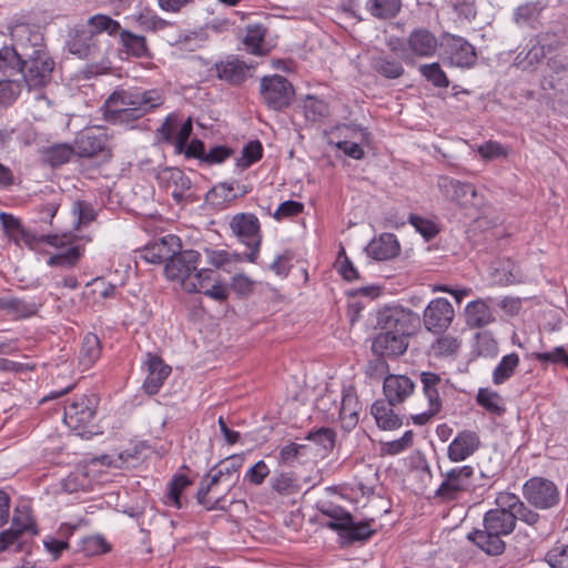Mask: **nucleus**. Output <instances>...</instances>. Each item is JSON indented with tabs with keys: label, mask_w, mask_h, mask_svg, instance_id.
Here are the masks:
<instances>
[{
	"label": "nucleus",
	"mask_w": 568,
	"mask_h": 568,
	"mask_svg": "<svg viewBox=\"0 0 568 568\" xmlns=\"http://www.w3.org/2000/svg\"><path fill=\"white\" fill-rule=\"evenodd\" d=\"M88 26L91 28L89 30L92 32V36L105 32L111 37H114L116 34H120L122 31L120 23L112 19L110 16L106 14H94L89 18Z\"/></svg>",
	"instance_id": "58836bf2"
},
{
	"label": "nucleus",
	"mask_w": 568,
	"mask_h": 568,
	"mask_svg": "<svg viewBox=\"0 0 568 568\" xmlns=\"http://www.w3.org/2000/svg\"><path fill=\"white\" fill-rule=\"evenodd\" d=\"M480 446L479 435L474 430H462L448 446L447 456L450 462L459 463L466 460Z\"/></svg>",
	"instance_id": "dca6fc26"
},
{
	"label": "nucleus",
	"mask_w": 568,
	"mask_h": 568,
	"mask_svg": "<svg viewBox=\"0 0 568 568\" xmlns=\"http://www.w3.org/2000/svg\"><path fill=\"white\" fill-rule=\"evenodd\" d=\"M444 48L450 64L469 68L477 61L475 48L464 38L446 33L444 34Z\"/></svg>",
	"instance_id": "ddd939ff"
},
{
	"label": "nucleus",
	"mask_w": 568,
	"mask_h": 568,
	"mask_svg": "<svg viewBox=\"0 0 568 568\" xmlns=\"http://www.w3.org/2000/svg\"><path fill=\"white\" fill-rule=\"evenodd\" d=\"M462 345L458 337L453 335H443L432 344V351L435 356L445 357L457 353Z\"/></svg>",
	"instance_id": "09e8293b"
},
{
	"label": "nucleus",
	"mask_w": 568,
	"mask_h": 568,
	"mask_svg": "<svg viewBox=\"0 0 568 568\" xmlns=\"http://www.w3.org/2000/svg\"><path fill=\"white\" fill-rule=\"evenodd\" d=\"M362 405L357 395L353 389H347L343 393L342 404L339 409V419L342 427L349 432L356 427L359 420V412Z\"/></svg>",
	"instance_id": "b1692460"
},
{
	"label": "nucleus",
	"mask_w": 568,
	"mask_h": 568,
	"mask_svg": "<svg viewBox=\"0 0 568 568\" xmlns=\"http://www.w3.org/2000/svg\"><path fill=\"white\" fill-rule=\"evenodd\" d=\"M102 345L99 337L93 333L84 335L79 351V366L82 371L90 369L100 358Z\"/></svg>",
	"instance_id": "bb28decb"
},
{
	"label": "nucleus",
	"mask_w": 568,
	"mask_h": 568,
	"mask_svg": "<svg viewBox=\"0 0 568 568\" xmlns=\"http://www.w3.org/2000/svg\"><path fill=\"white\" fill-rule=\"evenodd\" d=\"M260 94L267 108L282 111L292 104L295 90L286 78L273 74L261 79Z\"/></svg>",
	"instance_id": "423d86ee"
},
{
	"label": "nucleus",
	"mask_w": 568,
	"mask_h": 568,
	"mask_svg": "<svg viewBox=\"0 0 568 568\" xmlns=\"http://www.w3.org/2000/svg\"><path fill=\"white\" fill-rule=\"evenodd\" d=\"M99 399L94 394L74 396L64 406L63 420L67 426L77 432L78 435L94 434L93 420L97 413Z\"/></svg>",
	"instance_id": "39448f33"
},
{
	"label": "nucleus",
	"mask_w": 568,
	"mask_h": 568,
	"mask_svg": "<svg viewBox=\"0 0 568 568\" xmlns=\"http://www.w3.org/2000/svg\"><path fill=\"white\" fill-rule=\"evenodd\" d=\"M466 323L471 328H481L495 322V315L485 300L478 298L465 308Z\"/></svg>",
	"instance_id": "393cba45"
},
{
	"label": "nucleus",
	"mask_w": 568,
	"mask_h": 568,
	"mask_svg": "<svg viewBox=\"0 0 568 568\" xmlns=\"http://www.w3.org/2000/svg\"><path fill=\"white\" fill-rule=\"evenodd\" d=\"M544 7L540 2H527L519 6L514 13V20L519 26H529L535 28L539 22Z\"/></svg>",
	"instance_id": "c9c22d12"
},
{
	"label": "nucleus",
	"mask_w": 568,
	"mask_h": 568,
	"mask_svg": "<svg viewBox=\"0 0 568 568\" xmlns=\"http://www.w3.org/2000/svg\"><path fill=\"white\" fill-rule=\"evenodd\" d=\"M213 489V487L203 479L196 493V500L200 505H202L206 510L214 509H224V505H222L223 498H216L211 500L207 498L209 493Z\"/></svg>",
	"instance_id": "bf43d9fd"
},
{
	"label": "nucleus",
	"mask_w": 568,
	"mask_h": 568,
	"mask_svg": "<svg viewBox=\"0 0 568 568\" xmlns=\"http://www.w3.org/2000/svg\"><path fill=\"white\" fill-rule=\"evenodd\" d=\"M70 53L81 59L89 58L95 49L92 32L85 29H74L68 41Z\"/></svg>",
	"instance_id": "cd10ccee"
},
{
	"label": "nucleus",
	"mask_w": 568,
	"mask_h": 568,
	"mask_svg": "<svg viewBox=\"0 0 568 568\" xmlns=\"http://www.w3.org/2000/svg\"><path fill=\"white\" fill-rule=\"evenodd\" d=\"M551 568H568V545L555 546L546 554Z\"/></svg>",
	"instance_id": "0e129e2a"
},
{
	"label": "nucleus",
	"mask_w": 568,
	"mask_h": 568,
	"mask_svg": "<svg viewBox=\"0 0 568 568\" xmlns=\"http://www.w3.org/2000/svg\"><path fill=\"white\" fill-rule=\"evenodd\" d=\"M399 248V243L394 234L383 233L368 243L366 252L374 260L386 261L398 255Z\"/></svg>",
	"instance_id": "4be33fe9"
},
{
	"label": "nucleus",
	"mask_w": 568,
	"mask_h": 568,
	"mask_svg": "<svg viewBox=\"0 0 568 568\" xmlns=\"http://www.w3.org/2000/svg\"><path fill=\"white\" fill-rule=\"evenodd\" d=\"M418 71L428 82L437 88H447L449 85L446 73L437 62L422 64Z\"/></svg>",
	"instance_id": "49530a36"
},
{
	"label": "nucleus",
	"mask_w": 568,
	"mask_h": 568,
	"mask_svg": "<svg viewBox=\"0 0 568 568\" xmlns=\"http://www.w3.org/2000/svg\"><path fill=\"white\" fill-rule=\"evenodd\" d=\"M20 94V85L13 81H0V108L12 104Z\"/></svg>",
	"instance_id": "e2e57ef3"
},
{
	"label": "nucleus",
	"mask_w": 568,
	"mask_h": 568,
	"mask_svg": "<svg viewBox=\"0 0 568 568\" xmlns=\"http://www.w3.org/2000/svg\"><path fill=\"white\" fill-rule=\"evenodd\" d=\"M372 68L386 79H398L405 72L399 60L384 53L373 57Z\"/></svg>",
	"instance_id": "2f4dec72"
},
{
	"label": "nucleus",
	"mask_w": 568,
	"mask_h": 568,
	"mask_svg": "<svg viewBox=\"0 0 568 568\" xmlns=\"http://www.w3.org/2000/svg\"><path fill=\"white\" fill-rule=\"evenodd\" d=\"M156 180L160 186L170 192L178 203L189 197L192 183L182 170L178 168H163L158 171Z\"/></svg>",
	"instance_id": "4468645a"
},
{
	"label": "nucleus",
	"mask_w": 568,
	"mask_h": 568,
	"mask_svg": "<svg viewBox=\"0 0 568 568\" xmlns=\"http://www.w3.org/2000/svg\"><path fill=\"white\" fill-rule=\"evenodd\" d=\"M477 152L481 155V158L486 160L506 158L508 155L507 148H505L504 145L496 141H487L480 144L477 148Z\"/></svg>",
	"instance_id": "338daca9"
},
{
	"label": "nucleus",
	"mask_w": 568,
	"mask_h": 568,
	"mask_svg": "<svg viewBox=\"0 0 568 568\" xmlns=\"http://www.w3.org/2000/svg\"><path fill=\"white\" fill-rule=\"evenodd\" d=\"M38 305L36 303L26 302L16 297L0 298V313L11 318L29 317L37 313Z\"/></svg>",
	"instance_id": "c85d7f7f"
},
{
	"label": "nucleus",
	"mask_w": 568,
	"mask_h": 568,
	"mask_svg": "<svg viewBox=\"0 0 568 568\" xmlns=\"http://www.w3.org/2000/svg\"><path fill=\"white\" fill-rule=\"evenodd\" d=\"M414 389V382L406 375L389 374L384 378L383 392L390 405L404 403Z\"/></svg>",
	"instance_id": "f3484780"
},
{
	"label": "nucleus",
	"mask_w": 568,
	"mask_h": 568,
	"mask_svg": "<svg viewBox=\"0 0 568 568\" xmlns=\"http://www.w3.org/2000/svg\"><path fill=\"white\" fill-rule=\"evenodd\" d=\"M523 496L527 503L537 509L546 510L558 505L559 491L549 479L531 477L523 486Z\"/></svg>",
	"instance_id": "1a4fd4ad"
},
{
	"label": "nucleus",
	"mask_w": 568,
	"mask_h": 568,
	"mask_svg": "<svg viewBox=\"0 0 568 568\" xmlns=\"http://www.w3.org/2000/svg\"><path fill=\"white\" fill-rule=\"evenodd\" d=\"M181 244L179 239L174 235L163 236L159 241H155L145 246L143 250V258L153 264L165 263L175 253V250H180Z\"/></svg>",
	"instance_id": "6ab92c4d"
},
{
	"label": "nucleus",
	"mask_w": 568,
	"mask_h": 568,
	"mask_svg": "<svg viewBox=\"0 0 568 568\" xmlns=\"http://www.w3.org/2000/svg\"><path fill=\"white\" fill-rule=\"evenodd\" d=\"M216 74L220 80L237 85L245 81L250 67L235 58H227L215 64Z\"/></svg>",
	"instance_id": "5701e85b"
},
{
	"label": "nucleus",
	"mask_w": 568,
	"mask_h": 568,
	"mask_svg": "<svg viewBox=\"0 0 568 568\" xmlns=\"http://www.w3.org/2000/svg\"><path fill=\"white\" fill-rule=\"evenodd\" d=\"M230 227L233 234L250 248L246 260L255 263L262 242L258 219L252 213H239L232 217Z\"/></svg>",
	"instance_id": "0eeeda50"
},
{
	"label": "nucleus",
	"mask_w": 568,
	"mask_h": 568,
	"mask_svg": "<svg viewBox=\"0 0 568 568\" xmlns=\"http://www.w3.org/2000/svg\"><path fill=\"white\" fill-rule=\"evenodd\" d=\"M392 406L383 399H377L372 405L371 413L377 426L383 430H394L402 426V419L394 413Z\"/></svg>",
	"instance_id": "a878e982"
},
{
	"label": "nucleus",
	"mask_w": 568,
	"mask_h": 568,
	"mask_svg": "<svg viewBox=\"0 0 568 568\" xmlns=\"http://www.w3.org/2000/svg\"><path fill=\"white\" fill-rule=\"evenodd\" d=\"M400 8V0H368L366 2V10L374 18L381 20L395 18L399 13Z\"/></svg>",
	"instance_id": "72a5a7b5"
},
{
	"label": "nucleus",
	"mask_w": 568,
	"mask_h": 568,
	"mask_svg": "<svg viewBox=\"0 0 568 568\" xmlns=\"http://www.w3.org/2000/svg\"><path fill=\"white\" fill-rule=\"evenodd\" d=\"M121 44L125 52L134 58H150L151 52L144 36L135 34L129 30L120 32Z\"/></svg>",
	"instance_id": "473e14b6"
},
{
	"label": "nucleus",
	"mask_w": 568,
	"mask_h": 568,
	"mask_svg": "<svg viewBox=\"0 0 568 568\" xmlns=\"http://www.w3.org/2000/svg\"><path fill=\"white\" fill-rule=\"evenodd\" d=\"M418 316L410 310L388 307L378 313L379 332L372 342V352L376 356L396 358L408 347V336Z\"/></svg>",
	"instance_id": "f257e3e1"
},
{
	"label": "nucleus",
	"mask_w": 568,
	"mask_h": 568,
	"mask_svg": "<svg viewBox=\"0 0 568 568\" xmlns=\"http://www.w3.org/2000/svg\"><path fill=\"white\" fill-rule=\"evenodd\" d=\"M414 443V433L412 430H407L403 434V436L398 439L386 442L382 444L381 452L382 455H398L402 452L410 448Z\"/></svg>",
	"instance_id": "603ef678"
},
{
	"label": "nucleus",
	"mask_w": 568,
	"mask_h": 568,
	"mask_svg": "<svg viewBox=\"0 0 568 568\" xmlns=\"http://www.w3.org/2000/svg\"><path fill=\"white\" fill-rule=\"evenodd\" d=\"M164 101L156 90H116L106 100L109 120L114 124H129L159 108Z\"/></svg>",
	"instance_id": "f03ea898"
},
{
	"label": "nucleus",
	"mask_w": 568,
	"mask_h": 568,
	"mask_svg": "<svg viewBox=\"0 0 568 568\" xmlns=\"http://www.w3.org/2000/svg\"><path fill=\"white\" fill-rule=\"evenodd\" d=\"M474 477V468L469 465L455 467L448 470L443 483L436 490V496L444 500H453L462 491H466L471 487Z\"/></svg>",
	"instance_id": "f8f14e48"
},
{
	"label": "nucleus",
	"mask_w": 568,
	"mask_h": 568,
	"mask_svg": "<svg viewBox=\"0 0 568 568\" xmlns=\"http://www.w3.org/2000/svg\"><path fill=\"white\" fill-rule=\"evenodd\" d=\"M271 487L280 495L296 494L301 486L298 479L292 473H281L271 479Z\"/></svg>",
	"instance_id": "37998d69"
},
{
	"label": "nucleus",
	"mask_w": 568,
	"mask_h": 568,
	"mask_svg": "<svg viewBox=\"0 0 568 568\" xmlns=\"http://www.w3.org/2000/svg\"><path fill=\"white\" fill-rule=\"evenodd\" d=\"M409 57L432 58L439 47L437 37L426 28H416L406 40Z\"/></svg>",
	"instance_id": "2eb2a0df"
},
{
	"label": "nucleus",
	"mask_w": 568,
	"mask_h": 568,
	"mask_svg": "<svg viewBox=\"0 0 568 568\" xmlns=\"http://www.w3.org/2000/svg\"><path fill=\"white\" fill-rule=\"evenodd\" d=\"M455 317L453 305L447 298L432 300L424 310L423 323L425 328L434 334L444 333L452 325Z\"/></svg>",
	"instance_id": "9b49d317"
},
{
	"label": "nucleus",
	"mask_w": 568,
	"mask_h": 568,
	"mask_svg": "<svg viewBox=\"0 0 568 568\" xmlns=\"http://www.w3.org/2000/svg\"><path fill=\"white\" fill-rule=\"evenodd\" d=\"M344 130L346 131L344 134L345 138L349 136L357 141H348V140L338 141L336 143V148L342 150L347 156H349L352 159H355V160L363 159L365 152L362 149V146L359 145V142L365 140L366 132L363 129H356V128H351V126H345Z\"/></svg>",
	"instance_id": "7c9ffc66"
},
{
	"label": "nucleus",
	"mask_w": 568,
	"mask_h": 568,
	"mask_svg": "<svg viewBox=\"0 0 568 568\" xmlns=\"http://www.w3.org/2000/svg\"><path fill=\"white\" fill-rule=\"evenodd\" d=\"M148 359L145 362L148 375L143 383L144 390L150 394H156L162 387L164 381L171 374V367L164 364L163 359L158 355L146 354Z\"/></svg>",
	"instance_id": "a211bd4d"
},
{
	"label": "nucleus",
	"mask_w": 568,
	"mask_h": 568,
	"mask_svg": "<svg viewBox=\"0 0 568 568\" xmlns=\"http://www.w3.org/2000/svg\"><path fill=\"white\" fill-rule=\"evenodd\" d=\"M74 153L73 146L68 144H55L42 152L43 162L52 168L60 166L70 161Z\"/></svg>",
	"instance_id": "ea45409f"
},
{
	"label": "nucleus",
	"mask_w": 568,
	"mask_h": 568,
	"mask_svg": "<svg viewBox=\"0 0 568 568\" xmlns=\"http://www.w3.org/2000/svg\"><path fill=\"white\" fill-rule=\"evenodd\" d=\"M192 485V480L185 475H176L169 483V491L166 495V504L178 509L183 507L181 495L189 486Z\"/></svg>",
	"instance_id": "a19ab883"
},
{
	"label": "nucleus",
	"mask_w": 568,
	"mask_h": 568,
	"mask_svg": "<svg viewBox=\"0 0 568 568\" xmlns=\"http://www.w3.org/2000/svg\"><path fill=\"white\" fill-rule=\"evenodd\" d=\"M10 528L20 536L24 532L37 534L36 524L28 506L17 507L14 509Z\"/></svg>",
	"instance_id": "4c0bfd02"
},
{
	"label": "nucleus",
	"mask_w": 568,
	"mask_h": 568,
	"mask_svg": "<svg viewBox=\"0 0 568 568\" xmlns=\"http://www.w3.org/2000/svg\"><path fill=\"white\" fill-rule=\"evenodd\" d=\"M519 356L516 353H510L503 356L501 361L495 367L493 372V382L496 385H501L508 381L517 369L519 365Z\"/></svg>",
	"instance_id": "e433bc0d"
},
{
	"label": "nucleus",
	"mask_w": 568,
	"mask_h": 568,
	"mask_svg": "<svg viewBox=\"0 0 568 568\" xmlns=\"http://www.w3.org/2000/svg\"><path fill=\"white\" fill-rule=\"evenodd\" d=\"M204 253H205L207 263L216 268L223 267L224 265L230 264L233 261H240L239 255H234V258H233L231 253H229L225 250L205 248Z\"/></svg>",
	"instance_id": "69168bd1"
},
{
	"label": "nucleus",
	"mask_w": 568,
	"mask_h": 568,
	"mask_svg": "<svg viewBox=\"0 0 568 568\" xmlns=\"http://www.w3.org/2000/svg\"><path fill=\"white\" fill-rule=\"evenodd\" d=\"M540 89L549 98L562 99L568 89V80L545 70L540 79Z\"/></svg>",
	"instance_id": "f704fd0d"
},
{
	"label": "nucleus",
	"mask_w": 568,
	"mask_h": 568,
	"mask_svg": "<svg viewBox=\"0 0 568 568\" xmlns=\"http://www.w3.org/2000/svg\"><path fill=\"white\" fill-rule=\"evenodd\" d=\"M213 271L210 268H199L194 272L191 280L185 281V292L201 293L210 287L213 280Z\"/></svg>",
	"instance_id": "a18cd8bd"
},
{
	"label": "nucleus",
	"mask_w": 568,
	"mask_h": 568,
	"mask_svg": "<svg viewBox=\"0 0 568 568\" xmlns=\"http://www.w3.org/2000/svg\"><path fill=\"white\" fill-rule=\"evenodd\" d=\"M545 70L568 80V54L560 52L548 57Z\"/></svg>",
	"instance_id": "052dcab7"
},
{
	"label": "nucleus",
	"mask_w": 568,
	"mask_h": 568,
	"mask_svg": "<svg viewBox=\"0 0 568 568\" xmlns=\"http://www.w3.org/2000/svg\"><path fill=\"white\" fill-rule=\"evenodd\" d=\"M201 261L200 252L184 250L176 252L164 265V274L168 280L181 283L185 290V281L191 280Z\"/></svg>",
	"instance_id": "9d476101"
},
{
	"label": "nucleus",
	"mask_w": 568,
	"mask_h": 568,
	"mask_svg": "<svg viewBox=\"0 0 568 568\" xmlns=\"http://www.w3.org/2000/svg\"><path fill=\"white\" fill-rule=\"evenodd\" d=\"M373 534L374 530L371 529L367 521L356 524L352 520V524L344 530L342 536L348 538L352 541H362L371 538Z\"/></svg>",
	"instance_id": "13d9d810"
},
{
	"label": "nucleus",
	"mask_w": 568,
	"mask_h": 568,
	"mask_svg": "<svg viewBox=\"0 0 568 568\" xmlns=\"http://www.w3.org/2000/svg\"><path fill=\"white\" fill-rule=\"evenodd\" d=\"M336 434L332 428L321 427L314 432H310L306 439L314 442L325 450H333Z\"/></svg>",
	"instance_id": "6e6d98bb"
},
{
	"label": "nucleus",
	"mask_w": 568,
	"mask_h": 568,
	"mask_svg": "<svg viewBox=\"0 0 568 568\" xmlns=\"http://www.w3.org/2000/svg\"><path fill=\"white\" fill-rule=\"evenodd\" d=\"M437 186L447 199L462 205H466L476 195L473 184L449 176H439Z\"/></svg>",
	"instance_id": "412c9836"
},
{
	"label": "nucleus",
	"mask_w": 568,
	"mask_h": 568,
	"mask_svg": "<svg viewBox=\"0 0 568 568\" xmlns=\"http://www.w3.org/2000/svg\"><path fill=\"white\" fill-rule=\"evenodd\" d=\"M54 69V61L45 50H34L33 54L24 60L20 72L24 82L31 88H41L47 85Z\"/></svg>",
	"instance_id": "6e6552de"
},
{
	"label": "nucleus",
	"mask_w": 568,
	"mask_h": 568,
	"mask_svg": "<svg viewBox=\"0 0 568 568\" xmlns=\"http://www.w3.org/2000/svg\"><path fill=\"white\" fill-rule=\"evenodd\" d=\"M535 40L540 45L546 55H552L564 52L566 47L565 38L555 32H541L536 36Z\"/></svg>",
	"instance_id": "79ce46f5"
},
{
	"label": "nucleus",
	"mask_w": 568,
	"mask_h": 568,
	"mask_svg": "<svg viewBox=\"0 0 568 568\" xmlns=\"http://www.w3.org/2000/svg\"><path fill=\"white\" fill-rule=\"evenodd\" d=\"M133 20L142 30L146 32L161 33L175 28L173 22L164 20L149 9H144L134 14Z\"/></svg>",
	"instance_id": "c756f323"
},
{
	"label": "nucleus",
	"mask_w": 568,
	"mask_h": 568,
	"mask_svg": "<svg viewBox=\"0 0 568 568\" xmlns=\"http://www.w3.org/2000/svg\"><path fill=\"white\" fill-rule=\"evenodd\" d=\"M265 37V29L261 26L247 27L243 43L246 50L253 54H263L262 43Z\"/></svg>",
	"instance_id": "3c124183"
},
{
	"label": "nucleus",
	"mask_w": 568,
	"mask_h": 568,
	"mask_svg": "<svg viewBox=\"0 0 568 568\" xmlns=\"http://www.w3.org/2000/svg\"><path fill=\"white\" fill-rule=\"evenodd\" d=\"M419 381L427 404L425 409L412 414V420L415 425H426L442 410L443 397L450 389V383L449 379L434 372H422Z\"/></svg>",
	"instance_id": "20e7f679"
},
{
	"label": "nucleus",
	"mask_w": 568,
	"mask_h": 568,
	"mask_svg": "<svg viewBox=\"0 0 568 568\" xmlns=\"http://www.w3.org/2000/svg\"><path fill=\"white\" fill-rule=\"evenodd\" d=\"M323 514L329 517L326 527L343 535L344 530L352 524V515L343 508H332L323 510Z\"/></svg>",
	"instance_id": "de8ad7c7"
},
{
	"label": "nucleus",
	"mask_w": 568,
	"mask_h": 568,
	"mask_svg": "<svg viewBox=\"0 0 568 568\" xmlns=\"http://www.w3.org/2000/svg\"><path fill=\"white\" fill-rule=\"evenodd\" d=\"M408 221L426 240L435 237L439 232L437 225L434 222L418 215L410 214Z\"/></svg>",
	"instance_id": "680f3d73"
},
{
	"label": "nucleus",
	"mask_w": 568,
	"mask_h": 568,
	"mask_svg": "<svg viewBox=\"0 0 568 568\" xmlns=\"http://www.w3.org/2000/svg\"><path fill=\"white\" fill-rule=\"evenodd\" d=\"M305 118L312 122H316L328 115V105L321 99L307 95L304 102Z\"/></svg>",
	"instance_id": "864d4df0"
},
{
	"label": "nucleus",
	"mask_w": 568,
	"mask_h": 568,
	"mask_svg": "<svg viewBox=\"0 0 568 568\" xmlns=\"http://www.w3.org/2000/svg\"><path fill=\"white\" fill-rule=\"evenodd\" d=\"M80 256V248L78 246H72L68 248L65 252L52 255L48 260V264L50 266L72 267L78 263Z\"/></svg>",
	"instance_id": "4d7b16f0"
},
{
	"label": "nucleus",
	"mask_w": 568,
	"mask_h": 568,
	"mask_svg": "<svg viewBox=\"0 0 568 568\" xmlns=\"http://www.w3.org/2000/svg\"><path fill=\"white\" fill-rule=\"evenodd\" d=\"M105 135L97 129L82 130L74 139V153L82 158H91L104 149Z\"/></svg>",
	"instance_id": "aec40b11"
},
{
	"label": "nucleus",
	"mask_w": 568,
	"mask_h": 568,
	"mask_svg": "<svg viewBox=\"0 0 568 568\" xmlns=\"http://www.w3.org/2000/svg\"><path fill=\"white\" fill-rule=\"evenodd\" d=\"M532 357L541 364H561L568 368V353L564 346H557L549 352H537Z\"/></svg>",
	"instance_id": "5fc2aeb1"
},
{
	"label": "nucleus",
	"mask_w": 568,
	"mask_h": 568,
	"mask_svg": "<svg viewBox=\"0 0 568 568\" xmlns=\"http://www.w3.org/2000/svg\"><path fill=\"white\" fill-rule=\"evenodd\" d=\"M477 403L495 415H501L505 412L501 396L487 388H480L477 394Z\"/></svg>",
	"instance_id": "c03bdc74"
},
{
	"label": "nucleus",
	"mask_w": 568,
	"mask_h": 568,
	"mask_svg": "<svg viewBox=\"0 0 568 568\" xmlns=\"http://www.w3.org/2000/svg\"><path fill=\"white\" fill-rule=\"evenodd\" d=\"M513 513L490 509L483 518V529H474L467 539L489 556H498L505 551L504 537L515 530Z\"/></svg>",
	"instance_id": "7ed1b4c3"
},
{
	"label": "nucleus",
	"mask_w": 568,
	"mask_h": 568,
	"mask_svg": "<svg viewBox=\"0 0 568 568\" xmlns=\"http://www.w3.org/2000/svg\"><path fill=\"white\" fill-rule=\"evenodd\" d=\"M89 484L88 477L82 471L70 473L63 480L62 487L68 493H75L85 489Z\"/></svg>",
	"instance_id": "774afa93"
},
{
	"label": "nucleus",
	"mask_w": 568,
	"mask_h": 568,
	"mask_svg": "<svg viewBox=\"0 0 568 568\" xmlns=\"http://www.w3.org/2000/svg\"><path fill=\"white\" fill-rule=\"evenodd\" d=\"M263 148L260 141L248 142L242 150L241 156L236 158V166L247 169L262 158Z\"/></svg>",
	"instance_id": "8fccbe9b"
}]
</instances>
